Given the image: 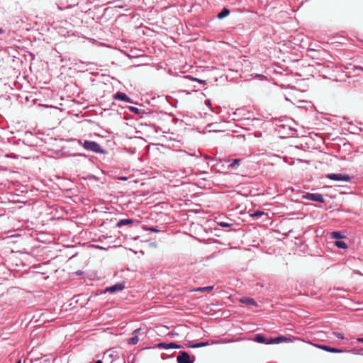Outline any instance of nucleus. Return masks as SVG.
<instances>
[{
    "mask_svg": "<svg viewBox=\"0 0 363 363\" xmlns=\"http://www.w3.org/2000/svg\"><path fill=\"white\" fill-rule=\"evenodd\" d=\"M203 160L206 162L208 166H211L212 172L220 174H225L228 170V164L230 162V159H217L216 157H211L205 155Z\"/></svg>",
    "mask_w": 363,
    "mask_h": 363,
    "instance_id": "obj_1",
    "label": "nucleus"
},
{
    "mask_svg": "<svg viewBox=\"0 0 363 363\" xmlns=\"http://www.w3.org/2000/svg\"><path fill=\"white\" fill-rule=\"evenodd\" d=\"M303 199L312 201H316L320 203H324L325 199L323 198V196L321 194L319 193H309L307 192L303 195Z\"/></svg>",
    "mask_w": 363,
    "mask_h": 363,
    "instance_id": "obj_2",
    "label": "nucleus"
},
{
    "mask_svg": "<svg viewBox=\"0 0 363 363\" xmlns=\"http://www.w3.org/2000/svg\"><path fill=\"white\" fill-rule=\"evenodd\" d=\"M195 357L193 356V359H191V357L187 352L181 351L177 357L178 363H194Z\"/></svg>",
    "mask_w": 363,
    "mask_h": 363,
    "instance_id": "obj_3",
    "label": "nucleus"
},
{
    "mask_svg": "<svg viewBox=\"0 0 363 363\" xmlns=\"http://www.w3.org/2000/svg\"><path fill=\"white\" fill-rule=\"evenodd\" d=\"M326 178H328L331 180L334 181H342V182H350L351 177L349 174H328L326 175Z\"/></svg>",
    "mask_w": 363,
    "mask_h": 363,
    "instance_id": "obj_4",
    "label": "nucleus"
},
{
    "mask_svg": "<svg viewBox=\"0 0 363 363\" xmlns=\"http://www.w3.org/2000/svg\"><path fill=\"white\" fill-rule=\"evenodd\" d=\"M125 289V284L123 282L117 283L111 286L106 287L104 291H101L100 294L103 293H116L117 291H122Z\"/></svg>",
    "mask_w": 363,
    "mask_h": 363,
    "instance_id": "obj_5",
    "label": "nucleus"
},
{
    "mask_svg": "<svg viewBox=\"0 0 363 363\" xmlns=\"http://www.w3.org/2000/svg\"><path fill=\"white\" fill-rule=\"evenodd\" d=\"M156 347L157 348H163V349H180L183 347L180 345H178L175 342H169V343H165V342H160L158 343Z\"/></svg>",
    "mask_w": 363,
    "mask_h": 363,
    "instance_id": "obj_6",
    "label": "nucleus"
},
{
    "mask_svg": "<svg viewBox=\"0 0 363 363\" xmlns=\"http://www.w3.org/2000/svg\"><path fill=\"white\" fill-rule=\"evenodd\" d=\"M113 99L116 100L123 101L128 103H133V100L123 92L118 91L113 96Z\"/></svg>",
    "mask_w": 363,
    "mask_h": 363,
    "instance_id": "obj_7",
    "label": "nucleus"
},
{
    "mask_svg": "<svg viewBox=\"0 0 363 363\" xmlns=\"http://www.w3.org/2000/svg\"><path fill=\"white\" fill-rule=\"evenodd\" d=\"M242 162V159L236 158L230 160V162L228 163V170L237 169Z\"/></svg>",
    "mask_w": 363,
    "mask_h": 363,
    "instance_id": "obj_8",
    "label": "nucleus"
},
{
    "mask_svg": "<svg viewBox=\"0 0 363 363\" xmlns=\"http://www.w3.org/2000/svg\"><path fill=\"white\" fill-rule=\"evenodd\" d=\"M290 341H291L290 338H288V337H286L284 336H279L277 337L272 338L270 340H269L267 344H279L282 342H290Z\"/></svg>",
    "mask_w": 363,
    "mask_h": 363,
    "instance_id": "obj_9",
    "label": "nucleus"
},
{
    "mask_svg": "<svg viewBox=\"0 0 363 363\" xmlns=\"http://www.w3.org/2000/svg\"><path fill=\"white\" fill-rule=\"evenodd\" d=\"M92 152L99 154L106 153V150L101 147L96 142L92 141Z\"/></svg>",
    "mask_w": 363,
    "mask_h": 363,
    "instance_id": "obj_10",
    "label": "nucleus"
},
{
    "mask_svg": "<svg viewBox=\"0 0 363 363\" xmlns=\"http://www.w3.org/2000/svg\"><path fill=\"white\" fill-rule=\"evenodd\" d=\"M140 328H138L133 331V336L132 337L129 338L128 340V343L129 345H133L138 342L139 338L136 334L140 331Z\"/></svg>",
    "mask_w": 363,
    "mask_h": 363,
    "instance_id": "obj_11",
    "label": "nucleus"
},
{
    "mask_svg": "<svg viewBox=\"0 0 363 363\" xmlns=\"http://www.w3.org/2000/svg\"><path fill=\"white\" fill-rule=\"evenodd\" d=\"M133 223H134V220L131 219V218L121 219L120 220H118L117 222L116 227L121 228V226H123V225H131Z\"/></svg>",
    "mask_w": 363,
    "mask_h": 363,
    "instance_id": "obj_12",
    "label": "nucleus"
},
{
    "mask_svg": "<svg viewBox=\"0 0 363 363\" xmlns=\"http://www.w3.org/2000/svg\"><path fill=\"white\" fill-rule=\"evenodd\" d=\"M319 347L325 351L332 352V353H341L343 352L342 350L337 349V348L332 347H330L328 345H320Z\"/></svg>",
    "mask_w": 363,
    "mask_h": 363,
    "instance_id": "obj_13",
    "label": "nucleus"
},
{
    "mask_svg": "<svg viewBox=\"0 0 363 363\" xmlns=\"http://www.w3.org/2000/svg\"><path fill=\"white\" fill-rule=\"evenodd\" d=\"M254 340L258 343H264L268 345L269 340H267L265 337L262 334H257L254 337Z\"/></svg>",
    "mask_w": 363,
    "mask_h": 363,
    "instance_id": "obj_14",
    "label": "nucleus"
},
{
    "mask_svg": "<svg viewBox=\"0 0 363 363\" xmlns=\"http://www.w3.org/2000/svg\"><path fill=\"white\" fill-rule=\"evenodd\" d=\"M230 14V10L227 8H223L220 12H219L217 15V18L219 19H223L227 17Z\"/></svg>",
    "mask_w": 363,
    "mask_h": 363,
    "instance_id": "obj_15",
    "label": "nucleus"
},
{
    "mask_svg": "<svg viewBox=\"0 0 363 363\" xmlns=\"http://www.w3.org/2000/svg\"><path fill=\"white\" fill-rule=\"evenodd\" d=\"M208 345H209L208 342L206 341V342H200L193 344V345H186V347H189V348H199V347L207 346Z\"/></svg>",
    "mask_w": 363,
    "mask_h": 363,
    "instance_id": "obj_16",
    "label": "nucleus"
},
{
    "mask_svg": "<svg viewBox=\"0 0 363 363\" xmlns=\"http://www.w3.org/2000/svg\"><path fill=\"white\" fill-rule=\"evenodd\" d=\"M240 301L243 303H245L247 305H252V306H257V302L251 298H242L240 299Z\"/></svg>",
    "mask_w": 363,
    "mask_h": 363,
    "instance_id": "obj_17",
    "label": "nucleus"
},
{
    "mask_svg": "<svg viewBox=\"0 0 363 363\" xmlns=\"http://www.w3.org/2000/svg\"><path fill=\"white\" fill-rule=\"evenodd\" d=\"M77 141H78V143L79 145H83V147L86 150H91V141L90 140H84V142H82V140L81 139H79Z\"/></svg>",
    "mask_w": 363,
    "mask_h": 363,
    "instance_id": "obj_18",
    "label": "nucleus"
},
{
    "mask_svg": "<svg viewBox=\"0 0 363 363\" xmlns=\"http://www.w3.org/2000/svg\"><path fill=\"white\" fill-rule=\"evenodd\" d=\"M213 289V286H209L206 287H199L194 289L195 291L199 292H210Z\"/></svg>",
    "mask_w": 363,
    "mask_h": 363,
    "instance_id": "obj_19",
    "label": "nucleus"
},
{
    "mask_svg": "<svg viewBox=\"0 0 363 363\" xmlns=\"http://www.w3.org/2000/svg\"><path fill=\"white\" fill-rule=\"evenodd\" d=\"M331 238L335 239H342L344 238L343 235L340 231H334L331 233Z\"/></svg>",
    "mask_w": 363,
    "mask_h": 363,
    "instance_id": "obj_20",
    "label": "nucleus"
},
{
    "mask_svg": "<svg viewBox=\"0 0 363 363\" xmlns=\"http://www.w3.org/2000/svg\"><path fill=\"white\" fill-rule=\"evenodd\" d=\"M335 245L339 247V248H342V249H346L347 247V244L343 242V241H341V240H337V241H335Z\"/></svg>",
    "mask_w": 363,
    "mask_h": 363,
    "instance_id": "obj_21",
    "label": "nucleus"
},
{
    "mask_svg": "<svg viewBox=\"0 0 363 363\" xmlns=\"http://www.w3.org/2000/svg\"><path fill=\"white\" fill-rule=\"evenodd\" d=\"M185 78L189 79H190L191 81L198 82L199 83L204 84V85L206 84V82L205 80L199 79L196 78V77H191V76H185Z\"/></svg>",
    "mask_w": 363,
    "mask_h": 363,
    "instance_id": "obj_22",
    "label": "nucleus"
},
{
    "mask_svg": "<svg viewBox=\"0 0 363 363\" xmlns=\"http://www.w3.org/2000/svg\"><path fill=\"white\" fill-rule=\"evenodd\" d=\"M128 108L131 112L137 114H140L142 112L141 109H139L138 108L135 106H128Z\"/></svg>",
    "mask_w": 363,
    "mask_h": 363,
    "instance_id": "obj_23",
    "label": "nucleus"
},
{
    "mask_svg": "<svg viewBox=\"0 0 363 363\" xmlns=\"http://www.w3.org/2000/svg\"><path fill=\"white\" fill-rule=\"evenodd\" d=\"M264 214H265V213L262 211H256L251 216L252 217L259 218Z\"/></svg>",
    "mask_w": 363,
    "mask_h": 363,
    "instance_id": "obj_24",
    "label": "nucleus"
},
{
    "mask_svg": "<svg viewBox=\"0 0 363 363\" xmlns=\"http://www.w3.org/2000/svg\"><path fill=\"white\" fill-rule=\"evenodd\" d=\"M146 230L147 231H150V232H152V233H158L160 232V230H158L156 227H149V228H145Z\"/></svg>",
    "mask_w": 363,
    "mask_h": 363,
    "instance_id": "obj_25",
    "label": "nucleus"
},
{
    "mask_svg": "<svg viewBox=\"0 0 363 363\" xmlns=\"http://www.w3.org/2000/svg\"><path fill=\"white\" fill-rule=\"evenodd\" d=\"M221 227L228 228L233 225L231 223H225V222H219L218 223Z\"/></svg>",
    "mask_w": 363,
    "mask_h": 363,
    "instance_id": "obj_26",
    "label": "nucleus"
},
{
    "mask_svg": "<svg viewBox=\"0 0 363 363\" xmlns=\"http://www.w3.org/2000/svg\"><path fill=\"white\" fill-rule=\"evenodd\" d=\"M92 248H96V249H104L105 250L106 247L100 246L99 245L92 244Z\"/></svg>",
    "mask_w": 363,
    "mask_h": 363,
    "instance_id": "obj_27",
    "label": "nucleus"
},
{
    "mask_svg": "<svg viewBox=\"0 0 363 363\" xmlns=\"http://www.w3.org/2000/svg\"><path fill=\"white\" fill-rule=\"evenodd\" d=\"M335 336L339 339H344V335L342 333H335Z\"/></svg>",
    "mask_w": 363,
    "mask_h": 363,
    "instance_id": "obj_28",
    "label": "nucleus"
},
{
    "mask_svg": "<svg viewBox=\"0 0 363 363\" xmlns=\"http://www.w3.org/2000/svg\"><path fill=\"white\" fill-rule=\"evenodd\" d=\"M6 33V30L0 28V35L4 34Z\"/></svg>",
    "mask_w": 363,
    "mask_h": 363,
    "instance_id": "obj_29",
    "label": "nucleus"
},
{
    "mask_svg": "<svg viewBox=\"0 0 363 363\" xmlns=\"http://www.w3.org/2000/svg\"><path fill=\"white\" fill-rule=\"evenodd\" d=\"M118 179L125 181V180H127V177H121L118 178Z\"/></svg>",
    "mask_w": 363,
    "mask_h": 363,
    "instance_id": "obj_30",
    "label": "nucleus"
},
{
    "mask_svg": "<svg viewBox=\"0 0 363 363\" xmlns=\"http://www.w3.org/2000/svg\"><path fill=\"white\" fill-rule=\"evenodd\" d=\"M357 340L358 342L363 343V337H359V338H357Z\"/></svg>",
    "mask_w": 363,
    "mask_h": 363,
    "instance_id": "obj_31",
    "label": "nucleus"
},
{
    "mask_svg": "<svg viewBox=\"0 0 363 363\" xmlns=\"http://www.w3.org/2000/svg\"><path fill=\"white\" fill-rule=\"evenodd\" d=\"M116 7H118V8H123V7H124V6H123V5H122V4H117V5H116Z\"/></svg>",
    "mask_w": 363,
    "mask_h": 363,
    "instance_id": "obj_32",
    "label": "nucleus"
},
{
    "mask_svg": "<svg viewBox=\"0 0 363 363\" xmlns=\"http://www.w3.org/2000/svg\"><path fill=\"white\" fill-rule=\"evenodd\" d=\"M354 69L363 70V67H354Z\"/></svg>",
    "mask_w": 363,
    "mask_h": 363,
    "instance_id": "obj_33",
    "label": "nucleus"
},
{
    "mask_svg": "<svg viewBox=\"0 0 363 363\" xmlns=\"http://www.w3.org/2000/svg\"><path fill=\"white\" fill-rule=\"evenodd\" d=\"M95 363H103L101 359H98L95 362Z\"/></svg>",
    "mask_w": 363,
    "mask_h": 363,
    "instance_id": "obj_34",
    "label": "nucleus"
},
{
    "mask_svg": "<svg viewBox=\"0 0 363 363\" xmlns=\"http://www.w3.org/2000/svg\"><path fill=\"white\" fill-rule=\"evenodd\" d=\"M91 178H92V179H96V180H97V179H97L95 176H94V175H92V176H91Z\"/></svg>",
    "mask_w": 363,
    "mask_h": 363,
    "instance_id": "obj_35",
    "label": "nucleus"
},
{
    "mask_svg": "<svg viewBox=\"0 0 363 363\" xmlns=\"http://www.w3.org/2000/svg\"><path fill=\"white\" fill-rule=\"evenodd\" d=\"M91 42H92V43H97V41H96V40H94V39H92V40H91Z\"/></svg>",
    "mask_w": 363,
    "mask_h": 363,
    "instance_id": "obj_36",
    "label": "nucleus"
},
{
    "mask_svg": "<svg viewBox=\"0 0 363 363\" xmlns=\"http://www.w3.org/2000/svg\"><path fill=\"white\" fill-rule=\"evenodd\" d=\"M206 173H207V172H206V171H203V172H200V174H206Z\"/></svg>",
    "mask_w": 363,
    "mask_h": 363,
    "instance_id": "obj_37",
    "label": "nucleus"
},
{
    "mask_svg": "<svg viewBox=\"0 0 363 363\" xmlns=\"http://www.w3.org/2000/svg\"><path fill=\"white\" fill-rule=\"evenodd\" d=\"M16 363H21V359H18Z\"/></svg>",
    "mask_w": 363,
    "mask_h": 363,
    "instance_id": "obj_38",
    "label": "nucleus"
},
{
    "mask_svg": "<svg viewBox=\"0 0 363 363\" xmlns=\"http://www.w3.org/2000/svg\"><path fill=\"white\" fill-rule=\"evenodd\" d=\"M95 25L96 26V28L99 26V23H98V22H96V23H95Z\"/></svg>",
    "mask_w": 363,
    "mask_h": 363,
    "instance_id": "obj_39",
    "label": "nucleus"
}]
</instances>
